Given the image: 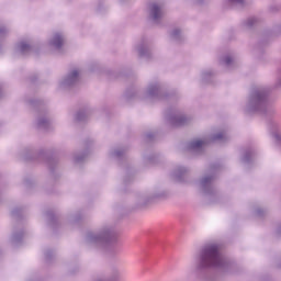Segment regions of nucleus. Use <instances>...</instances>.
<instances>
[{"mask_svg": "<svg viewBox=\"0 0 281 281\" xmlns=\"http://www.w3.org/2000/svg\"><path fill=\"white\" fill-rule=\"evenodd\" d=\"M203 262L206 267L223 266V255L218 252V246H210L205 249Z\"/></svg>", "mask_w": 281, "mask_h": 281, "instance_id": "nucleus-1", "label": "nucleus"}, {"mask_svg": "<svg viewBox=\"0 0 281 281\" xmlns=\"http://www.w3.org/2000/svg\"><path fill=\"white\" fill-rule=\"evenodd\" d=\"M151 13H153L154 21H157V19H159V16H161V10L159 9V5L153 4Z\"/></svg>", "mask_w": 281, "mask_h": 281, "instance_id": "nucleus-2", "label": "nucleus"}, {"mask_svg": "<svg viewBox=\"0 0 281 281\" xmlns=\"http://www.w3.org/2000/svg\"><path fill=\"white\" fill-rule=\"evenodd\" d=\"M53 44L55 47H60V45H63V37L60 35H56L53 40Z\"/></svg>", "mask_w": 281, "mask_h": 281, "instance_id": "nucleus-3", "label": "nucleus"}, {"mask_svg": "<svg viewBox=\"0 0 281 281\" xmlns=\"http://www.w3.org/2000/svg\"><path fill=\"white\" fill-rule=\"evenodd\" d=\"M205 143L203 140H194L192 143V148H201Z\"/></svg>", "mask_w": 281, "mask_h": 281, "instance_id": "nucleus-4", "label": "nucleus"}, {"mask_svg": "<svg viewBox=\"0 0 281 281\" xmlns=\"http://www.w3.org/2000/svg\"><path fill=\"white\" fill-rule=\"evenodd\" d=\"M70 78H71V79L78 78V70H74V71L70 74Z\"/></svg>", "mask_w": 281, "mask_h": 281, "instance_id": "nucleus-5", "label": "nucleus"}, {"mask_svg": "<svg viewBox=\"0 0 281 281\" xmlns=\"http://www.w3.org/2000/svg\"><path fill=\"white\" fill-rule=\"evenodd\" d=\"M30 46H27L26 44H22L21 45V49H22V52H25V49H27Z\"/></svg>", "mask_w": 281, "mask_h": 281, "instance_id": "nucleus-6", "label": "nucleus"}, {"mask_svg": "<svg viewBox=\"0 0 281 281\" xmlns=\"http://www.w3.org/2000/svg\"><path fill=\"white\" fill-rule=\"evenodd\" d=\"M233 3H243V0H231Z\"/></svg>", "mask_w": 281, "mask_h": 281, "instance_id": "nucleus-7", "label": "nucleus"}, {"mask_svg": "<svg viewBox=\"0 0 281 281\" xmlns=\"http://www.w3.org/2000/svg\"><path fill=\"white\" fill-rule=\"evenodd\" d=\"M227 65H229V59H226Z\"/></svg>", "mask_w": 281, "mask_h": 281, "instance_id": "nucleus-8", "label": "nucleus"}]
</instances>
